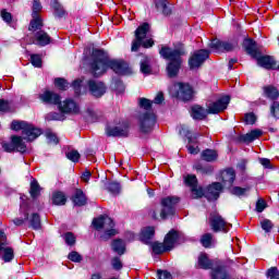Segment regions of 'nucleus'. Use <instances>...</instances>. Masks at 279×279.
<instances>
[{"label":"nucleus","mask_w":279,"mask_h":279,"mask_svg":"<svg viewBox=\"0 0 279 279\" xmlns=\"http://www.w3.org/2000/svg\"><path fill=\"white\" fill-rule=\"evenodd\" d=\"M111 69L118 75L128 73V64L123 61L110 60L108 52L95 49L92 52L90 71L95 77H99Z\"/></svg>","instance_id":"1"},{"label":"nucleus","mask_w":279,"mask_h":279,"mask_svg":"<svg viewBox=\"0 0 279 279\" xmlns=\"http://www.w3.org/2000/svg\"><path fill=\"white\" fill-rule=\"evenodd\" d=\"M184 182L187 186L191 187L192 197L194 199H198V197H204V195L209 202H213L214 199H219V195H221V191L223 189V185H221V183L215 182L207 187L206 192H204V189L197 186V177H195V174H187L184 178Z\"/></svg>","instance_id":"2"},{"label":"nucleus","mask_w":279,"mask_h":279,"mask_svg":"<svg viewBox=\"0 0 279 279\" xmlns=\"http://www.w3.org/2000/svg\"><path fill=\"white\" fill-rule=\"evenodd\" d=\"M159 53L165 60H169L167 65L168 77H175V75L180 73V68L182 66V56L186 54L184 46L179 45L177 48L163 47Z\"/></svg>","instance_id":"3"},{"label":"nucleus","mask_w":279,"mask_h":279,"mask_svg":"<svg viewBox=\"0 0 279 279\" xmlns=\"http://www.w3.org/2000/svg\"><path fill=\"white\" fill-rule=\"evenodd\" d=\"M230 104V96H222L215 102H210L207 106V109H204L199 105H195L192 107L191 117L196 121H202L208 117V114H219V112H223L228 105Z\"/></svg>","instance_id":"4"},{"label":"nucleus","mask_w":279,"mask_h":279,"mask_svg":"<svg viewBox=\"0 0 279 279\" xmlns=\"http://www.w3.org/2000/svg\"><path fill=\"white\" fill-rule=\"evenodd\" d=\"M39 99L44 104H50L53 106H58L59 104V110L63 114H80V106L77 105V102H75L73 99H65L60 102V95L53 92H44L39 95Z\"/></svg>","instance_id":"5"},{"label":"nucleus","mask_w":279,"mask_h":279,"mask_svg":"<svg viewBox=\"0 0 279 279\" xmlns=\"http://www.w3.org/2000/svg\"><path fill=\"white\" fill-rule=\"evenodd\" d=\"M198 267H201V269H211L213 279H233L232 276L228 274L223 264L210 260L208 255L204 253L198 256Z\"/></svg>","instance_id":"6"},{"label":"nucleus","mask_w":279,"mask_h":279,"mask_svg":"<svg viewBox=\"0 0 279 279\" xmlns=\"http://www.w3.org/2000/svg\"><path fill=\"white\" fill-rule=\"evenodd\" d=\"M147 34H149V25L144 23L135 31V40L132 43L131 48L132 51H138L141 45H143L145 49L154 47V40L149 38Z\"/></svg>","instance_id":"7"},{"label":"nucleus","mask_w":279,"mask_h":279,"mask_svg":"<svg viewBox=\"0 0 279 279\" xmlns=\"http://www.w3.org/2000/svg\"><path fill=\"white\" fill-rule=\"evenodd\" d=\"M93 226L96 230H105L101 235L102 241H108L111 236H116L114 221L108 216H100L93 220Z\"/></svg>","instance_id":"8"},{"label":"nucleus","mask_w":279,"mask_h":279,"mask_svg":"<svg viewBox=\"0 0 279 279\" xmlns=\"http://www.w3.org/2000/svg\"><path fill=\"white\" fill-rule=\"evenodd\" d=\"M138 129L142 134H149L156 128V114L154 112H140L137 117Z\"/></svg>","instance_id":"9"},{"label":"nucleus","mask_w":279,"mask_h":279,"mask_svg":"<svg viewBox=\"0 0 279 279\" xmlns=\"http://www.w3.org/2000/svg\"><path fill=\"white\" fill-rule=\"evenodd\" d=\"M21 213H23V217L13 219L15 226H23L25 221H28L33 230H40V216L38 214H32L29 217V211L25 205H21Z\"/></svg>","instance_id":"10"},{"label":"nucleus","mask_w":279,"mask_h":279,"mask_svg":"<svg viewBox=\"0 0 279 279\" xmlns=\"http://www.w3.org/2000/svg\"><path fill=\"white\" fill-rule=\"evenodd\" d=\"M23 138L25 137L13 135L11 136L10 143H2V148L8 154H12V151L25 154L27 151V145L24 143Z\"/></svg>","instance_id":"11"},{"label":"nucleus","mask_w":279,"mask_h":279,"mask_svg":"<svg viewBox=\"0 0 279 279\" xmlns=\"http://www.w3.org/2000/svg\"><path fill=\"white\" fill-rule=\"evenodd\" d=\"M180 202V198L175 196H168L161 201V211H160V218L167 219L168 217H171L175 215V204Z\"/></svg>","instance_id":"12"},{"label":"nucleus","mask_w":279,"mask_h":279,"mask_svg":"<svg viewBox=\"0 0 279 279\" xmlns=\"http://www.w3.org/2000/svg\"><path fill=\"white\" fill-rule=\"evenodd\" d=\"M209 226L214 232H228V226L231 225L226 222L219 213L214 211L209 216Z\"/></svg>","instance_id":"13"},{"label":"nucleus","mask_w":279,"mask_h":279,"mask_svg":"<svg viewBox=\"0 0 279 279\" xmlns=\"http://www.w3.org/2000/svg\"><path fill=\"white\" fill-rule=\"evenodd\" d=\"M208 56H210V51L206 49L195 51L189 59L190 69H199L208 60Z\"/></svg>","instance_id":"14"},{"label":"nucleus","mask_w":279,"mask_h":279,"mask_svg":"<svg viewBox=\"0 0 279 279\" xmlns=\"http://www.w3.org/2000/svg\"><path fill=\"white\" fill-rule=\"evenodd\" d=\"M177 88V97L181 99L182 101H191L193 99V96L195 95V92L193 90V87L189 84L179 83L175 85Z\"/></svg>","instance_id":"15"},{"label":"nucleus","mask_w":279,"mask_h":279,"mask_svg":"<svg viewBox=\"0 0 279 279\" xmlns=\"http://www.w3.org/2000/svg\"><path fill=\"white\" fill-rule=\"evenodd\" d=\"M87 86L93 97H104L106 95V84L101 81L89 80Z\"/></svg>","instance_id":"16"},{"label":"nucleus","mask_w":279,"mask_h":279,"mask_svg":"<svg viewBox=\"0 0 279 279\" xmlns=\"http://www.w3.org/2000/svg\"><path fill=\"white\" fill-rule=\"evenodd\" d=\"M210 49L213 51H233L236 47V43H230V41H222L219 39H214L209 44Z\"/></svg>","instance_id":"17"},{"label":"nucleus","mask_w":279,"mask_h":279,"mask_svg":"<svg viewBox=\"0 0 279 279\" xmlns=\"http://www.w3.org/2000/svg\"><path fill=\"white\" fill-rule=\"evenodd\" d=\"M106 134L107 136H128V123H122L117 126L108 125L106 128Z\"/></svg>","instance_id":"18"},{"label":"nucleus","mask_w":279,"mask_h":279,"mask_svg":"<svg viewBox=\"0 0 279 279\" xmlns=\"http://www.w3.org/2000/svg\"><path fill=\"white\" fill-rule=\"evenodd\" d=\"M178 239H180V233L175 230H170L165 236L163 243L166 245V250L171 252L173 247H175V243H178Z\"/></svg>","instance_id":"19"},{"label":"nucleus","mask_w":279,"mask_h":279,"mask_svg":"<svg viewBox=\"0 0 279 279\" xmlns=\"http://www.w3.org/2000/svg\"><path fill=\"white\" fill-rule=\"evenodd\" d=\"M243 47L248 56H251L252 58H258V56H260V51L258 50V45L256 44V41L252 39H245L243 41Z\"/></svg>","instance_id":"20"},{"label":"nucleus","mask_w":279,"mask_h":279,"mask_svg":"<svg viewBox=\"0 0 279 279\" xmlns=\"http://www.w3.org/2000/svg\"><path fill=\"white\" fill-rule=\"evenodd\" d=\"M51 43V37L45 31H37L34 35V44L38 45L39 47H46Z\"/></svg>","instance_id":"21"},{"label":"nucleus","mask_w":279,"mask_h":279,"mask_svg":"<svg viewBox=\"0 0 279 279\" xmlns=\"http://www.w3.org/2000/svg\"><path fill=\"white\" fill-rule=\"evenodd\" d=\"M40 134H43L40 129H37L32 124H27L23 134L24 141H36Z\"/></svg>","instance_id":"22"},{"label":"nucleus","mask_w":279,"mask_h":279,"mask_svg":"<svg viewBox=\"0 0 279 279\" xmlns=\"http://www.w3.org/2000/svg\"><path fill=\"white\" fill-rule=\"evenodd\" d=\"M255 60H257L258 66H263V69H276V60H274V58L269 56L260 57V54H257V58H255Z\"/></svg>","instance_id":"23"},{"label":"nucleus","mask_w":279,"mask_h":279,"mask_svg":"<svg viewBox=\"0 0 279 279\" xmlns=\"http://www.w3.org/2000/svg\"><path fill=\"white\" fill-rule=\"evenodd\" d=\"M156 234V229L154 227H146L142 229L140 233V240L142 243H145L146 245H149L151 243V239H154Z\"/></svg>","instance_id":"24"},{"label":"nucleus","mask_w":279,"mask_h":279,"mask_svg":"<svg viewBox=\"0 0 279 279\" xmlns=\"http://www.w3.org/2000/svg\"><path fill=\"white\" fill-rule=\"evenodd\" d=\"M221 178H222L223 186L226 189H230V186H232V184L234 183L236 174L234 173L233 169H228L221 173Z\"/></svg>","instance_id":"25"},{"label":"nucleus","mask_w":279,"mask_h":279,"mask_svg":"<svg viewBox=\"0 0 279 279\" xmlns=\"http://www.w3.org/2000/svg\"><path fill=\"white\" fill-rule=\"evenodd\" d=\"M263 136V131L259 129H255L244 135L240 136V141L242 143H253V141H256V138H260Z\"/></svg>","instance_id":"26"},{"label":"nucleus","mask_w":279,"mask_h":279,"mask_svg":"<svg viewBox=\"0 0 279 279\" xmlns=\"http://www.w3.org/2000/svg\"><path fill=\"white\" fill-rule=\"evenodd\" d=\"M197 138H199V134H195L194 137H189L187 140V151L189 154H199V146H197Z\"/></svg>","instance_id":"27"},{"label":"nucleus","mask_w":279,"mask_h":279,"mask_svg":"<svg viewBox=\"0 0 279 279\" xmlns=\"http://www.w3.org/2000/svg\"><path fill=\"white\" fill-rule=\"evenodd\" d=\"M72 201L75 206H86L87 198L84 194V191L76 190L72 197Z\"/></svg>","instance_id":"28"},{"label":"nucleus","mask_w":279,"mask_h":279,"mask_svg":"<svg viewBox=\"0 0 279 279\" xmlns=\"http://www.w3.org/2000/svg\"><path fill=\"white\" fill-rule=\"evenodd\" d=\"M0 257L2 260H4V263H10V260L14 258V250L11 247H5L4 245L1 246L0 244Z\"/></svg>","instance_id":"29"},{"label":"nucleus","mask_w":279,"mask_h":279,"mask_svg":"<svg viewBox=\"0 0 279 279\" xmlns=\"http://www.w3.org/2000/svg\"><path fill=\"white\" fill-rule=\"evenodd\" d=\"M155 5L158 12H162L166 16L171 14V8H169L167 0H155Z\"/></svg>","instance_id":"30"},{"label":"nucleus","mask_w":279,"mask_h":279,"mask_svg":"<svg viewBox=\"0 0 279 279\" xmlns=\"http://www.w3.org/2000/svg\"><path fill=\"white\" fill-rule=\"evenodd\" d=\"M141 72L144 75H149L151 73V59L149 57H143L140 63Z\"/></svg>","instance_id":"31"},{"label":"nucleus","mask_w":279,"mask_h":279,"mask_svg":"<svg viewBox=\"0 0 279 279\" xmlns=\"http://www.w3.org/2000/svg\"><path fill=\"white\" fill-rule=\"evenodd\" d=\"M52 204H54V206H64V204H66V195H64V192H54L52 194Z\"/></svg>","instance_id":"32"},{"label":"nucleus","mask_w":279,"mask_h":279,"mask_svg":"<svg viewBox=\"0 0 279 279\" xmlns=\"http://www.w3.org/2000/svg\"><path fill=\"white\" fill-rule=\"evenodd\" d=\"M112 250L122 256V254H125V242H123V240H114L112 242Z\"/></svg>","instance_id":"33"},{"label":"nucleus","mask_w":279,"mask_h":279,"mask_svg":"<svg viewBox=\"0 0 279 279\" xmlns=\"http://www.w3.org/2000/svg\"><path fill=\"white\" fill-rule=\"evenodd\" d=\"M217 156V151L213 149H206L202 153V158L203 160H206V162H215Z\"/></svg>","instance_id":"34"},{"label":"nucleus","mask_w":279,"mask_h":279,"mask_svg":"<svg viewBox=\"0 0 279 279\" xmlns=\"http://www.w3.org/2000/svg\"><path fill=\"white\" fill-rule=\"evenodd\" d=\"M264 95L268 97V99H278L279 97L278 89L274 86L264 87Z\"/></svg>","instance_id":"35"},{"label":"nucleus","mask_w":279,"mask_h":279,"mask_svg":"<svg viewBox=\"0 0 279 279\" xmlns=\"http://www.w3.org/2000/svg\"><path fill=\"white\" fill-rule=\"evenodd\" d=\"M106 189L111 195H119L121 193V184L119 182H109L106 184Z\"/></svg>","instance_id":"36"},{"label":"nucleus","mask_w":279,"mask_h":279,"mask_svg":"<svg viewBox=\"0 0 279 279\" xmlns=\"http://www.w3.org/2000/svg\"><path fill=\"white\" fill-rule=\"evenodd\" d=\"M31 196L33 199H36L40 195V184H38V181L34 179L31 182V190H29Z\"/></svg>","instance_id":"37"},{"label":"nucleus","mask_w":279,"mask_h":279,"mask_svg":"<svg viewBox=\"0 0 279 279\" xmlns=\"http://www.w3.org/2000/svg\"><path fill=\"white\" fill-rule=\"evenodd\" d=\"M28 123L25 121H16L14 120L11 123V130H14L15 132H19L22 130V134H25V130L27 129Z\"/></svg>","instance_id":"38"},{"label":"nucleus","mask_w":279,"mask_h":279,"mask_svg":"<svg viewBox=\"0 0 279 279\" xmlns=\"http://www.w3.org/2000/svg\"><path fill=\"white\" fill-rule=\"evenodd\" d=\"M41 27H43V20L40 19V16H37V17H33L28 29L29 32H38V29L40 31Z\"/></svg>","instance_id":"39"},{"label":"nucleus","mask_w":279,"mask_h":279,"mask_svg":"<svg viewBox=\"0 0 279 279\" xmlns=\"http://www.w3.org/2000/svg\"><path fill=\"white\" fill-rule=\"evenodd\" d=\"M154 102L147 98H140V107L142 110L140 112H153L151 105Z\"/></svg>","instance_id":"40"},{"label":"nucleus","mask_w":279,"mask_h":279,"mask_svg":"<svg viewBox=\"0 0 279 279\" xmlns=\"http://www.w3.org/2000/svg\"><path fill=\"white\" fill-rule=\"evenodd\" d=\"M151 247L154 254H165V252H169V250H167V245L165 244V242H155L153 243Z\"/></svg>","instance_id":"41"},{"label":"nucleus","mask_w":279,"mask_h":279,"mask_svg":"<svg viewBox=\"0 0 279 279\" xmlns=\"http://www.w3.org/2000/svg\"><path fill=\"white\" fill-rule=\"evenodd\" d=\"M12 112V104L5 99H0V114Z\"/></svg>","instance_id":"42"},{"label":"nucleus","mask_w":279,"mask_h":279,"mask_svg":"<svg viewBox=\"0 0 279 279\" xmlns=\"http://www.w3.org/2000/svg\"><path fill=\"white\" fill-rule=\"evenodd\" d=\"M201 243L203 247H210V245L215 243V239H213V235L210 233H205L201 239Z\"/></svg>","instance_id":"43"},{"label":"nucleus","mask_w":279,"mask_h":279,"mask_svg":"<svg viewBox=\"0 0 279 279\" xmlns=\"http://www.w3.org/2000/svg\"><path fill=\"white\" fill-rule=\"evenodd\" d=\"M247 191H250V187L234 186L230 190V193L231 195H236V197H243Z\"/></svg>","instance_id":"44"},{"label":"nucleus","mask_w":279,"mask_h":279,"mask_svg":"<svg viewBox=\"0 0 279 279\" xmlns=\"http://www.w3.org/2000/svg\"><path fill=\"white\" fill-rule=\"evenodd\" d=\"M47 121H64V114L50 112L46 116Z\"/></svg>","instance_id":"45"},{"label":"nucleus","mask_w":279,"mask_h":279,"mask_svg":"<svg viewBox=\"0 0 279 279\" xmlns=\"http://www.w3.org/2000/svg\"><path fill=\"white\" fill-rule=\"evenodd\" d=\"M54 86H57L59 90H66L69 88V83L64 78H56Z\"/></svg>","instance_id":"46"},{"label":"nucleus","mask_w":279,"mask_h":279,"mask_svg":"<svg viewBox=\"0 0 279 279\" xmlns=\"http://www.w3.org/2000/svg\"><path fill=\"white\" fill-rule=\"evenodd\" d=\"M43 10V5L40 4V1L38 0H34L33 2V13L32 16L33 19H38V12H40Z\"/></svg>","instance_id":"47"},{"label":"nucleus","mask_w":279,"mask_h":279,"mask_svg":"<svg viewBox=\"0 0 279 279\" xmlns=\"http://www.w3.org/2000/svg\"><path fill=\"white\" fill-rule=\"evenodd\" d=\"M31 64H33V66H36L37 69H40V66H43V58H40L39 54H32Z\"/></svg>","instance_id":"48"},{"label":"nucleus","mask_w":279,"mask_h":279,"mask_svg":"<svg viewBox=\"0 0 279 279\" xmlns=\"http://www.w3.org/2000/svg\"><path fill=\"white\" fill-rule=\"evenodd\" d=\"M111 267L112 269H114L116 271H121V269H123V263L121 262V258L119 257H113L111 259Z\"/></svg>","instance_id":"49"},{"label":"nucleus","mask_w":279,"mask_h":279,"mask_svg":"<svg viewBox=\"0 0 279 279\" xmlns=\"http://www.w3.org/2000/svg\"><path fill=\"white\" fill-rule=\"evenodd\" d=\"M194 168L196 169V171L198 173H202L203 175L208 174V173H213V167H210V166L204 167L201 163H198Z\"/></svg>","instance_id":"50"},{"label":"nucleus","mask_w":279,"mask_h":279,"mask_svg":"<svg viewBox=\"0 0 279 279\" xmlns=\"http://www.w3.org/2000/svg\"><path fill=\"white\" fill-rule=\"evenodd\" d=\"M46 138L48 143H50L51 145H58L59 143L58 136L56 135V133L51 131L46 132Z\"/></svg>","instance_id":"51"},{"label":"nucleus","mask_w":279,"mask_h":279,"mask_svg":"<svg viewBox=\"0 0 279 279\" xmlns=\"http://www.w3.org/2000/svg\"><path fill=\"white\" fill-rule=\"evenodd\" d=\"M66 159L71 160L72 162L80 161V153L77 150H70L66 153Z\"/></svg>","instance_id":"52"},{"label":"nucleus","mask_w":279,"mask_h":279,"mask_svg":"<svg viewBox=\"0 0 279 279\" xmlns=\"http://www.w3.org/2000/svg\"><path fill=\"white\" fill-rule=\"evenodd\" d=\"M262 229L265 230L266 232H271L274 228V222L269 219H264L260 221Z\"/></svg>","instance_id":"53"},{"label":"nucleus","mask_w":279,"mask_h":279,"mask_svg":"<svg viewBox=\"0 0 279 279\" xmlns=\"http://www.w3.org/2000/svg\"><path fill=\"white\" fill-rule=\"evenodd\" d=\"M179 134H180L181 136L187 137V141H189V138H195V135H192V134H191V131L189 130V126H186V125H181V129H180V131H179Z\"/></svg>","instance_id":"54"},{"label":"nucleus","mask_w":279,"mask_h":279,"mask_svg":"<svg viewBox=\"0 0 279 279\" xmlns=\"http://www.w3.org/2000/svg\"><path fill=\"white\" fill-rule=\"evenodd\" d=\"M69 260H72V263H82L83 258L82 255H80V253L73 251L69 254L68 256Z\"/></svg>","instance_id":"55"},{"label":"nucleus","mask_w":279,"mask_h":279,"mask_svg":"<svg viewBox=\"0 0 279 279\" xmlns=\"http://www.w3.org/2000/svg\"><path fill=\"white\" fill-rule=\"evenodd\" d=\"M72 88L74 89L75 95H82V80H75L72 83Z\"/></svg>","instance_id":"56"},{"label":"nucleus","mask_w":279,"mask_h":279,"mask_svg":"<svg viewBox=\"0 0 279 279\" xmlns=\"http://www.w3.org/2000/svg\"><path fill=\"white\" fill-rule=\"evenodd\" d=\"M244 121L246 125H254L256 123V116L254 113H246Z\"/></svg>","instance_id":"57"},{"label":"nucleus","mask_w":279,"mask_h":279,"mask_svg":"<svg viewBox=\"0 0 279 279\" xmlns=\"http://www.w3.org/2000/svg\"><path fill=\"white\" fill-rule=\"evenodd\" d=\"M52 8L54 9L57 16H64V9H62V5H60V3L54 1L52 3Z\"/></svg>","instance_id":"58"},{"label":"nucleus","mask_w":279,"mask_h":279,"mask_svg":"<svg viewBox=\"0 0 279 279\" xmlns=\"http://www.w3.org/2000/svg\"><path fill=\"white\" fill-rule=\"evenodd\" d=\"M64 241L66 245H73L75 243V235L72 232L65 233Z\"/></svg>","instance_id":"59"},{"label":"nucleus","mask_w":279,"mask_h":279,"mask_svg":"<svg viewBox=\"0 0 279 279\" xmlns=\"http://www.w3.org/2000/svg\"><path fill=\"white\" fill-rule=\"evenodd\" d=\"M267 275L270 279H279V270L276 267L268 269Z\"/></svg>","instance_id":"60"},{"label":"nucleus","mask_w":279,"mask_h":279,"mask_svg":"<svg viewBox=\"0 0 279 279\" xmlns=\"http://www.w3.org/2000/svg\"><path fill=\"white\" fill-rule=\"evenodd\" d=\"M270 112L272 114V117H275V119H279V102H274L271 108H270Z\"/></svg>","instance_id":"61"},{"label":"nucleus","mask_w":279,"mask_h":279,"mask_svg":"<svg viewBox=\"0 0 279 279\" xmlns=\"http://www.w3.org/2000/svg\"><path fill=\"white\" fill-rule=\"evenodd\" d=\"M158 279H173V276H171V272L167 270H159L157 272Z\"/></svg>","instance_id":"62"},{"label":"nucleus","mask_w":279,"mask_h":279,"mask_svg":"<svg viewBox=\"0 0 279 279\" xmlns=\"http://www.w3.org/2000/svg\"><path fill=\"white\" fill-rule=\"evenodd\" d=\"M1 19L4 21V23H12V13L2 10L1 11Z\"/></svg>","instance_id":"63"},{"label":"nucleus","mask_w":279,"mask_h":279,"mask_svg":"<svg viewBox=\"0 0 279 279\" xmlns=\"http://www.w3.org/2000/svg\"><path fill=\"white\" fill-rule=\"evenodd\" d=\"M265 208H267V203H265V201L259 199L256 203V210L257 213H263V210H265Z\"/></svg>","instance_id":"64"}]
</instances>
